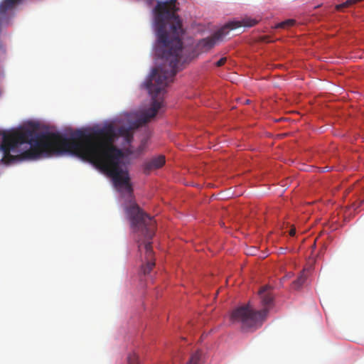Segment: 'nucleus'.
Here are the masks:
<instances>
[{
  "label": "nucleus",
  "instance_id": "1",
  "mask_svg": "<svg viewBox=\"0 0 364 364\" xmlns=\"http://www.w3.org/2000/svg\"><path fill=\"white\" fill-rule=\"evenodd\" d=\"M1 135V161L6 165L70 153L100 168L112 178L114 186L124 196L127 195L124 208L132 225V184L128 171L122 164L124 154L114 145L117 135L129 144L132 141V123L117 130L112 124L94 129L90 134L77 130L70 139L58 132H38L27 127L0 131Z\"/></svg>",
  "mask_w": 364,
  "mask_h": 364
},
{
  "label": "nucleus",
  "instance_id": "2",
  "mask_svg": "<svg viewBox=\"0 0 364 364\" xmlns=\"http://www.w3.org/2000/svg\"><path fill=\"white\" fill-rule=\"evenodd\" d=\"M259 296L263 306L262 309L257 311L250 304H247L236 308L231 314V321L239 323L243 331H254L259 328L273 304L274 297L269 286L262 287L259 291Z\"/></svg>",
  "mask_w": 364,
  "mask_h": 364
},
{
  "label": "nucleus",
  "instance_id": "3",
  "mask_svg": "<svg viewBox=\"0 0 364 364\" xmlns=\"http://www.w3.org/2000/svg\"><path fill=\"white\" fill-rule=\"evenodd\" d=\"M257 22L256 19L250 18H245L242 21H230L220 29L215 31L212 36L200 40L198 43V48L203 52H207L212 49L217 42L221 41L230 30H234L241 26L251 27L256 25Z\"/></svg>",
  "mask_w": 364,
  "mask_h": 364
},
{
  "label": "nucleus",
  "instance_id": "4",
  "mask_svg": "<svg viewBox=\"0 0 364 364\" xmlns=\"http://www.w3.org/2000/svg\"><path fill=\"white\" fill-rule=\"evenodd\" d=\"M165 156L159 155L146 161L143 164L144 173L149 174L152 171L161 168L165 164Z\"/></svg>",
  "mask_w": 364,
  "mask_h": 364
},
{
  "label": "nucleus",
  "instance_id": "5",
  "mask_svg": "<svg viewBox=\"0 0 364 364\" xmlns=\"http://www.w3.org/2000/svg\"><path fill=\"white\" fill-rule=\"evenodd\" d=\"M306 278L307 275L306 274V270L304 269L300 273L297 279L292 282V288L294 289H299V288H301L305 283Z\"/></svg>",
  "mask_w": 364,
  "mask_h": 364
},
{
  "label": "nucleus",
  "instance_id": "6",
  "mask_svg": "<svg viewBox=\"0 0 364 364\" xmlns=\"http://www.w3.org/2000/svg\"><path fill=\"white\" fill-rule=\"evenodd\" d=\"M202 355L203 353L201 350H196L191 355V358L186 364H203Z\"/></svg>",
  "mask_w": 364,
  "mask_h": 364
},
{
  "label": "nucleus",
  "instance_id": "7",
  "mask_svg": "<svg viewBox=\"0 0 364 364\" xmlns=\"http://www.w3.org/2000/svg\"><path fill=\"white\" fill-rule=\"evenodd\" d=\"M127 364H141L139 356L135 352L129 353L127 358Z\"/></svg>",
  "mask_w": 364,
  "mask_h": 364
},
{
  "label": "nucleus",
  "instance_id": "8",
  "mask_svg": "<svg viewBox=\"0 0 364 364\" xmlns=\"http://www.w3.org/2000/svg\"><path fill=\"white\" fill-rule=\"evenodd\" d=\"M294 24H295V21L294 20H293V19H288L287 21H284L277 24V28H288V27L292 26Z\"/></svg>",
  "mask_w": 364,
  "mask_h": 364
},
{
  "label": "nucleus",
  "instance_id": "9",
  "mask_svg": "<svg viewBox=\"0 0 364 364\" xmlns=\"http://www.w3.org/2000/svg\"><path fill=\"white\" fill-rule=\"evenodd\" d=\"M226 61H227L226 58H222L218 61L216 62L215 65L217 67H220V66L223 65Z\"/></svg>",
  "mask_w": 364,
  "mask_h": 364
},
{
  "label": "nucleus",
  "instance_id": "10",
  "mask_svg": "<svg viewBox=\"0 0 364 364\" xmlns=\"http://www.w3.org/2000/svg\"><path fill=\"white\" fill-rule=\"evenodd\" d=\"M296 234V229L294 228H291L289 230V235L294 236Z\"/></svg>",
  "mask_w": 364,
  "mask_h": 364
},
{
  "label": "nucleus",
  "instance_id": "11",
  "mask_svg": "<svg viewBox=\"0 0 364 364\" xmlns=\"http://www.w3.org/2000/svg\"><path fill=\"white\" fill-rule=\"evenodd\" d=\"M146 1L147 4H148L149 5H151V4H152V3H153V1H154V0H146Z\"/></svg>",
  "mask_w": 364,
  "mask_h": 364
},
{
  "label": "nucleus",
  "instance_id": "12",
  "mask_svg": "<svg viewBox=\"0 0 364 364\" xmlns=\"http://www.w3.org/2000/svg\"><path fill=\"white\" fill-rule=\"evenodd\" d=\"M315 247H316V244L314 243V244L313 245V247L314 248Z\"/></svg>",
  "mask_w": 364,
  "mask_h": 364
}]
</instances>
